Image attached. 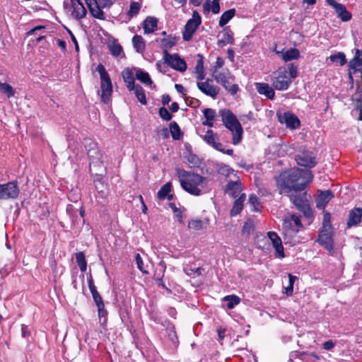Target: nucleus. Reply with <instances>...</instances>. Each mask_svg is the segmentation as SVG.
Wrapping results in <instances>:
<instances>
[{
  "instance_id": "f257e3e1",
  "label": "nucleus",
  "mask_w": 362,
  "mask_h": 362,
  "mask_svg": "<svg viewBox=\"0 0 362 362\" xmlns=\"http://www.w3.org/2000/svg\"><path fill=\"white\" fill-rule=\"evenodd\" d=\"M313 175L308 170L293 168L283 172L279 176L276 182L285 192L302 191L312 181Z\"/></svg>"
},
{
  "instance_id": "f03ea898",
  "label": "nucleus",
  "mask_w": 362,
  "mask_h": 362,
  "mask_svg": "<svg viewBox=\"0 0 362 362\" xmlns=\"http://www.w3.org/2000/svg\"><path fill=\"white\" fill-rule=\"evenodd\" d=\"M177 174L181 187L186 192L194 196H199L202 194L199 187L202 186L206 180L205 177L181 169L177 170Z\"/></svg>"
},
{
  "instance_id": "7ed1b4c3",
  "label": "nucleus",
  "mask_w": 362,
  "mask_h": 362,
  "mask_svg": "<svg viewBox=\"0 0 362 362\" xmlns=\"http://www.w3.org/2000/svg\"><path fill=\"white\" fill-rule=\"evenodd\" d=\"M297 75V66L293 64H289L287 68L281 67L273 74L272 86L279 90H286L291 83V80L296 78Z\"/></svg>"
},
{
  "instance_id": "20e7f679",
  "label": "nucleus",
  "mask_w": 362,
  "mask_h": 362,
  "mask_svg": "<svg viewBox=\"0 0 362 362\" xmlns=\"http://www.w3.org/2000/svg\"><path fill=\"white\" fill-rule=\"evenodd\" d=\"M219 113L222 117L223 124L232 133L233 144L234 145L238 144L242 139L243 132L240 123L235 115L229 110H221Z\"/></svg>"
},
{
  "instance_id": "39448f33",
  "label": "nucleus",
  "mask_w": 362,
  "mask_h": 362,
  "mask_svg": "<svg viewBox=\"0 0 362 362\" xmlns=\"http://www.w3.org/2000/svg\"><path fill=\"white\" fill-rule=\"evenodd\" d=\"M84 146L90 159V169L95 170V175H102L104 170L102 161V153L99 150L98 144L90 139H84Z\"/></svg>"
},
{
  "instance_id": "423d86ee",
  "label": "nucleus",
  "mask_w": 362,
  "mask_h": 362,
  "mask_svg": "<svg viewBox=\"0 0 362 362\" xmlns=\"http://www.w3.org/2000/svg\"><path fill=\"white\" fill-rule=\"evenodd\" d=\"M213 76L217 83L221 86L231 95L235 94L239 90L238 86L234 83L235 78L228 70L223 71H214Z\"/></svg>"
},
{
  "instance_id": "0eeeda50",
  "label": "nucleus",
  "mask_w": 362,
  "mask_h": 362,
  "mask_svg": "<svg viewBox=\"0 0 362 362\" xmlns=\"http://www.w3.org/2000/svg\"><path fill=\"white\" fill-rule=\"evenodd\" d=\"M96 71L99 73L101 80V98L102 100L106 103L112 93V82L108 73L103 64H99L96 68Z\"/></svg>"
},
{
  "instance_id": "6e6552de",
  "label": "nucleus",
  "mask_w": 362,
  "mask_h": 362,
  "mask_svg": "<svg viewBox=\"0 0 362 362\" xmlns=\"http://www.w3.org/2000/svg\"><path fill=\"white\" fill-rule=\"evenodd\" d=\"M201 17L197 11H193L192 18L186 23L182 33L183 40L189 41L199 25L201 24Z\"/></svg>"
},
{
  "instance_id": "1a4fd4ad",
  "label": "nucleus",
  "mask_w": 362,
  "mask_h": 362,
  "mask_svg": "<svg viewBox=\"0 0 362 362\" xmlns=\"http://www.w3.org/2000/svg\"><path fill=\"white\" fill-rule=\"evenodd\" d=\"M20 189L16 182L0 184V199H14L19 194Z\"/></svg>"
},
{
  "instance_id": "9d476101",
  "label": "nucleus",
  "mask_w": 362,
  "mask_h": 362,
  "mask_svg": "<svg viewBox=\"0 0 362 362\" xmlns=\"http://www.w3.org/2000/svg\"><path fill=\"white\" fill-rule=\"evenodd\" d=\"M164 62L172 67L173 69L184 72L187 69L185 61L180 58L177 54H170L168 52H164Z\"/></svg>"
},
{
  "instance_id": "9b49d317",
  "label": "nucleus",
  "mask_w": 362,
  "mask_h": 362,
  "mask_svg": "<svg viewBox=\"0 0 362 362\" xmlns=\"http://www.w3.org/2000/svg\"><path fill=\"white\" fill-rule=\"evenodd\" d=\"M64 5L71 12V16L76 20H81L86 15V9L81 0H70V6L66 2H64Z\"/></svg>"
},
{
  "instance_id": "f8f14e48",
  "label": "nucleus",
  "mask_w": 362,
  "mask_h": 362,
  "mask_svg": "<svg viewBox=\"0 0 362 362\" xmlns=\"http://www.w3.org/2000/svg\"><path fill=\"white\" fill-rule=\"evenodd\" d=\"M296 160L298 165L310 168L314 167L317 163L315 157L309 151L298 153L296 157Z\"/></svg>"
},
{
  "instance_id": "ddd939ff",
  "label": "nucleus",
  "mask_w": 362,
  "mask_h": 362,
  "mask_svg": "<svg viewBox=\"0 0 362 362\" xmlns=\"http://www.w3.org/2000/svg\"><path fill=\"white\" fill-rule=\"evenodd\" d=\"M279 121L286 124V127L291 129H296L300 127L299 119L293 114L285 112L279 115Z\"/></svg>"
},
{
  "instance_id": "4468645a",
  "label": "nucleus",
  "mask_w": 362,
  "mask_h": 362,
  "mask_svg": "<svg viewBox=\"0 0 362 362\" xmlns=\"http://www.w3.org/2000/svg\"><path fill=\"white\" fill-rule=\"evenodd\" d=\"M328 3L334 8L337 16L342 21L346 22L351 20V14L346 10L344 5L337 3L335 0H328Z\"/></svg>"
},
{
  "instance_id": "2eb2a0df",
  "label": "nucleus",
  "mask_w": 362,
  "mask_h": 362,
  "mask_svg": "<svg viewBox=\"0 0 362 362\" xmlns=\"http://www.w3.org/2000/svg\"><path fill=\"white\" fill-rule=\"evenodd\" d=\"M211 81H212L208 78L204 82H197V85L198 88L203 93L211 97L212 98H216L219 93V88L211 85L210 83Z\"/></svg>"
},
{
  "instance_id": "dca6fc26",
  "label": "nucleus",
  "mask_w": 362,
  "mask_h": 362,
  "mask_svg": "<svg viewBox=\"0 0 362 362\" xmlns=\"http://www.w3.org/2000/svg\"><path fill=\"white\" fill-rule=\"evenodd\" d=\"M333 197V194L331 190L321 191L318 194L315 202L316 207L319 209L324 210L327 203Z\"/></svg>"
},
{
  "instance_id": "f3484780",
  "label": "nucleus",
  "mask_w": 362,
  "mask_h": 362,
  "mask_svg": "<svg viewBox=\"0 0 362 362\" xmlns=\"http://www.w3.org/2000/svg\"><path fill=\"white\" fill-rule=\"evenodd\" d=\"M268 237L269 240L272 241V245L275 249L276 255L279 257H284V247L282 245V241L280 237L275 232H269Z\"/></svg>"
},
{
  "instance_id": "a211bd4d",
  "label": "nucleus",
  "mask_w": 362,
  "mask_h": 362,
  "mask_svg": "<svg viewBox=\"0 0 362 362\" xmlns=\"http://www.w3.org/2000/svg\"><path fill=\"white\" fill-rule=\"evenodd\" d=\"M298 232L297 228L294 227L293 222L292 220L289 219L288 217L284 218L283 226H282V233L285 237L291 238L295 235Z\"/></svg>"
},
{
  "instance_id": "6ab92c4d",
  "label": "nucleus",
  "mask_w": 362,
  "mask_h": 362,
  "mask_svg": "<svg viewBox=\"0 0 362 362\" xmlns=\"http://www.w3.org/2000/svg\"><path fill=\"white\" fill-rule=\"evenodd\" d=\"M362 218V208H356L351 210L349 214L347 220L348 227L356 226L361 221Z\"/></svg>"
},
{
  "instance_id": "aec40b11",
  "label": "nucleus",
  "mask_w": 362,
  "mask_h": 362,
  "mask_svg": "<svg viewBox=\"0 0 362 362\" xmlns=\"http://www.w3.org/2000/svg\"><path fill=\"white\" fill-rule=\"evenodd\" d=\"M226 193L233 197H238L242 192L241 183L240 181H230L226 186Z\"/></svg>"
},
{
  "instance_id": "412c9836",
  "label": "nucleus",
  "mask_w": 362,
  "mask_h": 362,
  "mask_svg": "<svg viewBox=\"0 0 362 362\" xmlns=\"http://www.w3.org/2000/svg\"><path fill=\"white\" fill-rule=\"evenodd\" d=\"M255 87L259 94L265 95L270 100L274 99V90L269 84L265 83H256Z\"/></svg>"
},
{
  "instance_id": "4be33fe9",
  "label": "nucleus",
  "mask_w": 362,
  "mask_h": 362,
  "mask_svg": "<svg viewBox=\"0 0 362 362\" xmlns=\"http://www.w3.org/2000/svg\"><path fill=\"white\" fill-rule=\"evenodd\" d=\"M157 19L153 17H147L143 23V29L145 34L153 33L157 28Z\"/></svg>"
},
{
  "instance_id": "5701e85b",
  "label": "nucleus",
  "mask_w": 362,
  "mask_h": 362,
  "mask_svg": "<svg viewBox=\"0 0 362 362\" xmlns=\"http://www.w3.org/2000/svg\"><path fill=\"white\" fill-rule=\"evenodd\" d=\"M223 37L218 41L219 46H223L227 44H233L234 40L233 37V32L229 27H225L223 30Z\"/></svg>"
},
{
  "instance_id": "b1692460",
  "label": "nucleus",
  "mask_w": 362,
  "mask_h": 362,
  "mask_svg": "<svg viewBox=\"0 0 362 362\" xmlns=\"http://www.w3.org/2000/svg\"><path fill=\"white\" fill-rule=\"evenodd\" d=\"M276 53L281 54L282 59L285 62L296 59L300 57V52L296 48H291L284 52L276 51Z\"/></svg>"
},
{
  "instance_id": "393cba45",
  "label": "nucleus",
  "mask_w": 362,
  "mask_h": 362,
  "mask_svg": "<svg viewBox=\"0 0 362 362\" xmlns=\"http://www.w3.org/2000/svg\"><path fill=\"white\" fill-rule=\"evenodd\" d=\"M245 194H242L233 203L232 209L230 210V216H235L240 214L243 209V203L245 200Z\"/></svg>"
},
{
  "instance_id": "a878e982",
  "label": "nucleus",
  "mask_w": 362,
  "mask_h": 362,
  "mask_svg": "<svg viewBox=\"0 0 362 362\" xmlns=\"http://www.w3.org/2000/svg\"><path fill=\"white\" fill-rule=\"evenodd\" d=\"M349 66L351 69H353L354 71H357L362 68V57L361 54L360 49H356L355 55L354 58L350 60L349 63Z\"/></svg>"
},
{
  "instance_id": "bb28decb",
  "label": "nucleus",
  "mask_w": 362,
  "mask_h": 362,
  "mask_svg": "<svg viewBox=\"0 0 362 362\" xmlns=\"http://www.w3.org/2000/svg\"><path fill=\"white\" fill-rule=\"evenodd\" d=\"M132 45L138 53H143L146 49V42L141 35H136L133 37Z\"/></svg>"
},
{
  "instance_id": "cd10ccee",
  "label": "nucleus",
  "mask_w": 362,
  "mask_h": 362,
  "mask_svg": "<svg viewBox=\"0 0 362 362\" xmlns=\"http://www.w3.org/2000/svg\"><path fill=\"white\" fill-rule=\"evenodd\" d=\"M204 10L205 11H210L214 14L218 13L220 11L219 0H206L204 5Z\"/></svg>"
},
{
  "instance_id": "c85d7f7f",
  "label": "nucleus",
  "mask_w": 362,
  "mask_h": 362,
  "mask_svg": "<svg viewBox=\"0 0 362 362\" xmlns=\"http://www.w3.org/2000/svg\"><path fill=\"white\" fill-rule=\"evenodd\" d=\"M122 77L124 81L127 84V88L129 90H133L136 86L134 83V78L133 77L132 73L129 69H125L122 71Z\"/></svg>"
},
{
  "instance_id": "c756f323",
  "label": "nucleus",
  "mask_w": 362,
  "mask_h": 362,
  "mask_svg": "<svg viewBox=\"0 0 362 362\" xmlns=\"http://www.w3.org/2000/svg\"><path fill=\"white\" fill-rule=\"evenodd\" d=\"M171 190V183L167 182L164 185L161 187V188L158 192V198L159 199H167L168 200H172L173 199V195L170 194V192Z\"/></svg>"
},
{
  "instance_id": "7c9ffc66",
  "label": "nucleus",
  "mask_w": 362,
  "mask_h": 362,
  "mask_svg": "<svg viewBox=\"0 0 362 362\" xmlns=\"http://www.w3.org/2000/svg\"><path fill=\"white\" fill-rule=\"evenodd\" d=\"M235 13V10L234 8H231L223 12L218 22L219 26L223 27L226 24H227L228 21L234 17Z\"/></svg>"
},
{
  "instance_id": "2f4dec72",
  "label": "nucleus",
  "mask_w": 362,
  "mask_h": 362,
  "mask_svg": "<svg viewBox=\"0 0 362 362\" xmlns=\"http://www.w3.org/2000/svg\"><path fill=\"white\" fill-rule=\"evenodd\" d=\"M88 8L90 13L94 18L100 20L105 19V15L104 12L102 11L103 8L100 5L97 4Z\"/></svg>"
},
{
  "instance_id": "473e14b6",
  "label": "nucleus",
  "mask_w": 362,
  "mask_h": 362,
  "mask_svg": "<svg viewBox=\"0 0 362 362\" xmlns=\"http://www.w3.org/2000/svg\"><path fill=\"white\" fill-rule=\"evenodd\" d=\"M158 267H160V271L162 272V274L160 275L159 274H157L156 272L154 276L155 279L157 281V284L159 286L165 288L166 290L169 291V289L165 286V285L163 283L162 278L164 276V272L165 271V265L163 262H160L158 264Z\"/></svg>"
},
{
  "instance_id": "72a5a7b5",
  "label": "nucleus",
  "mask_w": 362,
  "mask_h": 362,
  "mask_svg": "<svg viewBox=\"0 0 362 362\" xmlns=\"http://www.w3.org/2000/svg\"><path fill=\"white\" fill-rule=\"evenodd\" d=\"M136 78L146 85H151L152 81L147 72H145L141 69H139L136 72Z\"/></svg>"
},
{
  "instance_id": "f704fd0d",
  "label": "nucleus",
  "mask_w": 362,
  "mask_h": 362,
  "mask_svg": "<svg viewBox=\"0 0 362 362\" xmlns=\"http://www.w3.org/2000/svg\"><path fill=\"white\" fill-rule=\"evenodd\" d=\"M133 90H134V94L137 98L138 100L142 105H146L147 103V101L143 88L140 85H136Z\"/></svg>"
},
{
  "instance_id": "c9c22d12",
  "label": "nucleus",
  "mask_w": 362,
  "mask_h": 362,
  "mask_svg": "<svg viewBox=\"0 0 362 362\" xmlns=\"http://www.w3.org/2000/svg\"><path fill=\"white\" fill-rule=\"evenodd\" d=\"M76 262L81 272H85L87 269V263L85 258V255L83 252H79L76 254Z\"/></svg>"
},
{
  "instance_id": "e433bc0d",
  "label": "nucleus",
  "mask_w": 362,
  "mask_h": 362,
  "mask_svg": "<svg viewBox=\"0 0 362 362\" xmlns=\"http://www.w3.org/2000/svg\"><path fill=\"white\" fill-rule=\"evenodd\" d=\"M109 49L114 57L120 56L123 52L122 46L116 41L109 45Z\"/></svg>"
},
{
  "instance_id": "4c0bfd02",
  "label": "nucleus",
  "mask_w": 362,
  "mask_h": 362,
  "mask_svg": "<svg viewBox=\"0 0 362 362\" xmlns=\"http://www.w3.org/2000/svg\"><path fill=\"white\" fill-rule=\"evenodd\" d=\"M176 44L175 37H168L161 40V47L164 52H168V49L173 47Z\"/></svg>"
},
{
  "instance_id": "58836bf2",
  "label": "nucleus",
  "mask_w": 362,
  "mask_h": 362,
  "mask_svg": "<svg viewBox=\"0 0 362 362\" xmlns=\"http://www.w3.org/2000/svg\"><path fill=\"white\" fill-rule=\"evenodd\" d=\"M223 300L227 301V308L228 309H233L235 305L240 303V298L237 296L230 295L223 298Z\"/></svg>"
},
{
  "instance_id": "ea45409f",
  "label": "nucleus",
  "mask_w": 362,
  "mask_h": 362,
  "mask_svg": "<svg viewBox=\"0 0 362 362\" xmlns=\"http://www.w3.org/2000/svg\"><path fill=\"white\" fill-rule=\"evenodd\" d=\"M141 4L139 3V2H136V1H133L130 4V6H129V9L127 12V16L132 18H133L134 16H136L140 9H141Z\"/></svg>"
},
{
  "instance_id": "a19ab883",
  "label": "nucleus",
  "mask_w": 362,
  "mask_h": 362,
  "mask_svg": "<svg viewBox=\"0 0 362 362\" xmlns=\"http://www.w3.org/2000/svg\"><path fill=\"white\" fill-rule=\"evenodd\" d=\"M0 92L6 94L8 98L13 97L15 94V90L12 86L6 83L0 82Z\"/></svg>"
},
{
  "instance_id": "79ce46f5",
  "label": "nucleus",
  "mask_w": 362,
  "mask_h": 362,
  "mask_svg": "<svg viewBox=\"0 0 362 362\" xmlns=\"http://www.w3.org/2000/svg\"><path fill=\"white\" fill-rule=\"evenodd\" d=\"M291 201L293 203V204L297 207L300 204H302L305 202L307 201L305 193L299 194H292L290 197Z\"/></svg>"
},
{
  "instance_id": "37998d69",
  "label": "nucleus",
  "mask_w": 362,
  "mask_h": 362,
  "mask_svg": "<svg viewBox=\"0 0 362 362\" xmlns=\"http://www.w3.org/2000/svg\"><path fill=\"white\" fill-rule=\"evenodd\" d=\"M329 59L332 62L339 63L341 66H343L346 63V56L343 52H339L337 54L331 55Z\"/></svg>"
},
{
  "instance_id": "c03bdc74",
  "label": "nucleus",
  "mask_w": 362,
  "mask_h": 362,
  "mask_svg": "<svg viewBox=\"0 0 362 362\" xmlns=\"http://www.w3.org/2000/svg\"><path fill=\"white\" fill-rule=\"evenodd\" d=\"M170 131L173 139H179L180 138L181 132L179 125L175 122H173L170 124Z\"/></svg>"
},
{
  "instance_id": "a18cd8bd",
  "label": "nucleus",
  "mask_w": 362,
  "mask_h": 362,
  "mask_svg": "<svg viewBox=\"0 0 362 362\" xmlns=\"http://www.w3.org/2000/svg\"><path fill=\"white\" fill-rule=\"evenodd\" d=\"M319 242L322 244H329L331 242V236L329 230L322 229L319 235Z\"/></svg>"
},
{
  "instance_id": "49530a36",
  "label": "nucleus",
  "mask_w": 362,
  "mask_h": 362,
  "mask_svg": "<svg viewBox=\"0 0 362 362\" xmlns=\"http://www.w3.org/2000/svg\"><path fill=\"white\" fill-rule=\"evenodd\" d=\"M202 138L210 146H212L217 139L216 135L211 129L207 130L206 134Z\"/></svg>"
},
{
  "instance_id": "de8ad7c7",
  "label": "nucleus",
  "mask_w": 362,
  "mask_h": 362,
  "mask_svg": "<svg viewBox=\"0 0 362 362\" xmlns=\"http://www.w3.org/2000/svg\"><path fill=\"white\" fill-rule=\"evenodd\" d=\"M300 211L303 212L304 216L309 218L312 216V211L310 209V205L308 202V200L300 204L299 206L296 207Z\"/></svg>"
},
{
  "instance_id": "09e8293b",
  "label": "nucleus",
  "mask_w": 362,
  "mask_h": 362,
  "mask_svg": "<svg viewBox=\"0 0 362 362\" xmlns=\"http://www.w3.org/2000/svg\"><path fill=\"white\" fill-rule=\"evenodd\" d=\"M216 170L219 174H221V175H226V176H228L230 173L233 172V170L231 168H230L228 165L223 164V163L217 164Z\"/></svg>"
},
{
  "instance_id": "8fccbe9b",
  "label": "nucleus",
  "mask_w": 362,
  "mask_h": 362,
  "mask_svg": "<svg viewBox=\"0 0 362 362\" xmlns=\"http://www.w3.org/2000/svg\"><path fill=\"white\" fill-rule=\"evenodd\" d=\"M249 203L252 206V210L254 211H259V202L258 197L255 194H251L249 197Z\"/></svg>"
},
{
  "instance_id": "3c124183",
  "label": "nucleus",
  "mask_w": 362,
  "mask_h": 362,
  "mask_svg": "<svg viewBox=\"0 0 362 362\" xmlns=\"http://www.w3.org/2000/svg\"><path fill=\"white\" fill-rule=\"evenodd\" d=\"M254 229V223L253 221L248 220L246 221L243 227L242 233L243 235H249Z\"/></svg>"
},
{
  "instance_id": "603ef678",
  "label": "nucleus",
  "mask_w": 362,
  "mask_h": 362,
  "mask_svg": "<svg viewBox=\"0 0 362 362\" xmlns=\"http://www.w3.org/2000/svg\"><path fill=\"white\" fill-rule=\"evenodd\" d=\"M213 148H214L217 151H219L223 153H226L227 155H233V149H228L226 151H225L224 148H223V145L220 143V142H218V141H215V143L211 146Z\"/></svg>"
},
{
  "instance_id": "864d4df0",
  "label": "nucleus",
  "mask_w": 362,
  "mask_h": 362,
  "mask_svg": "<svg viewBox=\"0 0 362 362\" xmlns=\"http://www.w3.org/2000/svg\"><path fill=\"white\" fill-rule=\"evenodd\" d=\"M159 115L165 121H170L172 119V115L163 107L159 108Z\"/></svg>"
},
{
  "instance_id": "5fc2aeb1",
  "label": "nucleus",
  "mask_w": 362,
  "mask_h": 362,
  "mask_svg": "<svg viewBox=\"0 0 362 362\" xmlns=\"http://www.w3.org/2000/svg\"><path fill=\"white\" fill-rule=\"evenodd\" d=\"M135 261H136V264L137 265V268L144 274H148V271H146V269H144V262L142 260V258L141 257V255L137 253L136 255H135Z\"/></svg>"
},
{
  "instance_id": "6e6d98bb",
  "label": "nucleus",
  "mask_w": 362,
  "mask_h": 362,
  "mask_svg": "<svg viewBox=\"0 0 362 362\" xmlns=\"http://www.w3.org/2000/svg\"><path fill=\"white\" fill-rule=\"evenodd\" d=\"M94 302L95 303L97 307H103L104 304L103 298L98 291H94L91 293Z\"/></svg>"
},
{
  "instance_id": "4d7b16f0",
  "label": "nucleus",
  "mask_w": 362,
  "mask_h": 362,
  "mask_svg": "<svg viewBox=\"0 0 362 362\" xmlns=\"http://www.w3.org/2000/svg\"><path fill=\"white\" fill-rule=\"evenodd\" d=\"M189 228L194 230H201L203 228V222L200 220H192L189 223Z\"/></svg>"
},
{
  "instance_id": "13d9d810",
  "label": "nucleus",
  "mask_w": 362,
  "mask_h": 362,
  "mask_svg": "<svg viewBox=\"0 0 362 362\" xmlns=\"http://www.w3.org/2000/svg\"><path fill=\"white\" fill-rule=\"evenodd\" d=\"M203 113L207 120H214L216 115V111L211 108L204 109Z\"/></svg>"
},
{
  "instance_id": "bf43d9fd",
  "label": "nucleus",
  "mask_w": 362,
  "mask_h": 362,
  "mask_svg": "<svg viewBox=\"0 0 362 362\" xmlns=\"http://www.w3.org/2000/svg\"><path fill=\"white\" fill-rule=\"evenodd\" d=\"M322 229L329 230L330 229V214L327 212L324 213Z\"/></svg>"
},
{
  "instance_id": "052dcab7",
  "label": "nucleus",
  "mask_w": 362,
  "mask_h": 362,
  "mask_svg": "<svg viewBox=\"0 0 362 362\" xmlns=\"http://www.w3.org/2000/svg\"><path fill=\"white\" fill-rule=\"evenodd\" d=\"M188 163L191 167L197 166L199 163L198 157L195 155L190 154L187 157Z\"/></svg>"
},
{
  "instance_id": "680f3d73",
  "label": "nucleus",
  "mask_w": 362,
  "mask_h": 362,
  "mask_svg": "<svg viewBox=\"0 0 362 362\" xmlns=\"http://www.w3.org/2000/svg\"><path fill=\"white\" fill-rule=\"evenodd\" d=\"M289 219L292 220L293 222L294 227L297 228V229L299 230L300 228L303 227V225L300 222V217L297 215H291V216L288 217Z\"/></svg>"
},
{
  "instance_id": "e2e57ef3",
  "label": "nucleus",
  "mask_w": 362,
  "mask_h": 362,
  "mask_svg": "<svg viewBox=\"0 0 362 362\" xmlns=\"http://www.w3.org/2000/svg\"><path fill=\"white\" fill-rule=\"evenodd\" d=\"M97 2L102 8H110L114 4V0H97Z\"/></svg>"
},
{
  "instance_id": "0e129e2a",
  "label": "nucleus",
  "mask_w": 362,
  "mask_h": 362,
  "mask_svg": "<svg viewBox=\"0 0 362 362\" xmlns=\"http://www.w3.org/2000/svg\"><path fill=\"white\" fill-rule=\"evenodd\" d=\"M170 206H171V208L173 209L174 213L175 214L176 216L179 219V221L180 223H182V212L181 211L176 207V206L175 205V204L173 203H171L170 204Z\"/></svg>"
},
{
  "instance_id": "69168bd1",
  "label": "nucleus",
  "mask_w": 362,
  "mask_h": 362,
  "mask_svg": "<svg viewBox=\"0 0 362 362\" xmlns=\"http://www.w3.org/2000/svg\"><path fill=\"white\" fill-rule=\"evenodd\" d=\"M30 334V330L28 327V326L25 325H22L21 326V335L23 337L25 338L29 337Z\"/></svg>"
},
{
  "instance_id": "338daca9",
  "label": "nucleus",
  "mask_w": 362,
  "mask_h": 362,
  "mask_svg": "<svg viewBox=\"0 0 362 362\" xmlns=\"http://www.w3.org/2000/svg\"><path fill=\"white\" fill-rule=\"evenodd\" d=\"M204 71V64L202 59H199L197 62L195 72Z\"/></svg>"
},
{
  "instance_id": "774afa93",
  "label": "nucleus",
  "mask_w": 362,
  "mask_h": 362,
  "mask_svg": "<svg viewBox=\"0 0 362 362\" xmlns=\"http://www.w3.org/2000/svg\"><path fill=\"white\" fill-rule=\"evenodd\" d=\"M88 284L90 293L97 290L91 276H90L88 279Z\"/></svg>"
}]
</instances>
